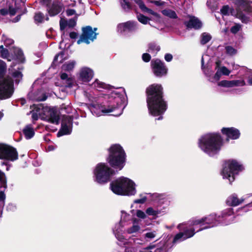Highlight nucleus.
<instances>
[{
    "label": "nucleus",
    "instance_id": "nucleus-1",
    "mask_svg": "<svg viewBox=\"0 0 252 252\" xmlns=\"http://www.w3.org/2000/svg\"><path fill=\"white\" fill-rule=\"evenodd\" d=\"M162 90L161 85L157 84H152L147 89V106L149 114L153 116L161 115L167 109Z\"/></svg>",
    "mask_w": 252,
    "mask_h": 252
},
{
    "label": "nucleus",
    "instance_id": "nucleus-2",
    "mask_svg": "<svg viewBox=\"0 0 252 252\" xmlns=\"http://www.w3.org/2000/svg\"><path fill=\"white\" fill-rule=\"evenodd\" d=\"M125 92L123 88L115 89L109 94L105 95L107 102L99 107V110L103 114L114 112L112 114L115 116L121 115L125 107Z\"/></svg>",
    "mask_w": 252,
    "mask_h": 252
},
{
    "label": "nucleus",
    "instance_id": "nucleus-3",
    "mask_svg": "<svg viewBox=\"0 0 252 252\" xmlns=\"http://www.w3.org/2000/svg\"><path fill=\"white\" fill-rule=\"evenodd\" d=\"M222 145L220 135L216 133H209L202 135L198 139V146L210 156H214L220 151Z\"/></svg>",
    "mask_w": 252,
    "mask_h": 252
},
{
    "label": "nucleus",
    "instance_id": "nucleus-4",
    "mask_svg": "<svg viewBox=\"0 0 252 252\" xmlns=\"http://www.w3.org/2000/svg\"><path fill=\"white\" fill-rule=\"evenodd\" d=\"M110 189L114 193L120 195L132 196L136 193L135 183L124 177L112 181L110 184Z\"/></svg>",
    "mask_w": 252,
    "mask_h": 252
},
{
    "label": "nucleus",
    "instance_id": "nucleus-5",
    "mask_svg": "<svg viewBox=\"0 0 252 252\" xmlns=\"http://www.w3.org/2000/svg\"><path fill=\"white\" fill-rule=\"evenodd\" d=\"M232 213L231 209L225 211L222 216H217L215 214H212L207 217L202 218L199 219L193 220L191 222L192 226L199 225L202 227L205 224L207 226L200 228L197 231L202 230L205 229H207L217 226L221 222L222 219H226L227 216H230Z\"/></svg>",
    "mask_w": 252,
    "mask_h": 252
},
{
    "label": "nucleus",
    "instance_id": "nucleus-6",
    "mask_svg": "<svg viewBox=\"0 0 252 252\" xmlns=\"http://www.w3.org/2000/svg\"><path fill=\"white\" fill-rule=\"evenodd\" d=\"M126 156L123 148L119 144H114L109 149L107 160L112 167L121 170L125 164Z\"/></svg>",
    "mask_w": 252,
    "mask_h": 252
},
{
    "label": "nucleus",
    "instance_id": "nucleus-7",
    "mask_svg": "<svg viewBox=\"0 0 252 252\" xmlns=\"http://www.w3.org/2000/svg\"><path fill=\"white\" fill-rule=\"evenodd\" d=\"M235 3L237 7V18L244 23H249L252 15V2L249 0H235Z\"/></svg>",
    "mask_w": 252,
    "mask_h": 252
},
{
    "label": "nucleus",
    "instance_id": "nucleus-8",
    "mask_svg": "<svg viewBox=\"0 0 252 252\" xmlns=\"http://www.w3.org/2000/svg\"><path fill=\"white\" fill-rule=\"evenodd\" d=\"M113 173V170L105 163H98L94 171L95 181L100 184H105L110 180Z\"/></svg>",
    "mask_w": 252,
    "mask_h": 252
},
{
    "label": "nucleus",
    "instance_id": "nucleus-9",
    "mask_svg": "<svg viewBox=\"0 0 252 252\" xmlns=\"http://www.w3.org/2000/svg\"><path fill=\"white\" fill-rule=\"evenodd\" d=\"M242 167L236 161L229 160L225 162L221 172L223 179L228 180L230 183L234 181L235 175L242 170Z\"/></svg>",
    "mask_w": 252,
    "mask_h": 252
},
{
    "label": "nucleus",
    "instance_id": "nucleus-10",
    "mask_svg": "<svg viewBox=\"0 0 252 252\" xmlns=\"http://www.w3.org/2000/svg\"><path fill=\"white\" fill-rule=\"evenodd\" d=\"M13 93V81L7 77L0 79V99H6L11 96Z\"/></svg>",
    "mask_w": 252,
    "mask_h": 252
},
{
    "label": "nucleus",
    "instance_id": "nucleus-11",
    "mask_svg": "<svg viewBox=\"0 0 252 252\" xmlns=\"http://www.w3.org/2000/svg\"><path fill=\"white\" fill-rule=\"evenodd\" d=\"M0 158L13 161L18 158V153L12 147L0 144Z\"/></svg>",
    "mask_w": 252,
    "mask_h": 252
},
{
    "label": "nucleus",
    "instance_id": "nucleus-12",
    "mask_svg": "<svg viewBox=\"0 0 252 252\" xmlns=\"http://www.w3.org/2000/svg\"><path fill=\"white\" fill-rule=\"evenodd\" d=\"M96 30V28H94L93 31L90 26L83 28L82 33L80 39L77 41V43L79 44L81 42H85L89 44L91 42L93 41L96 37L97 33L95 32Z\"/></svg>",
    "mask_w": 252,
    "mask_h": 252
},
{
    "label": "nucleus",
    "instance_id": "nucleus-13",
    "mask_svg": "<svg viewBox=\"0 0 252 252\" xmlns=\"http://www.w3.org/2000/svg\"><path fill=\"white\" fill-rule=\"evenodd\" d=\"M42 5H46L49 15L53 16L59 14L63 10V4L58 1H54L52 4L49 5L51 0H38Z\"/></svg>",
    "mask_w": 252,
    "mask_h": 252
},
{
    "label": "nucleus",
    "instance_id": "nucleus-14",
    "mask_svg": "<svg viewBox=\"0 0 252 252\" xmlns=\"http://www.w3.org/2000/svg\"><path fill=\"white\" fill-rule=\"evenodd\" d=\"M60 83H57V86H61L66 88H72L75 83L74 78L70 73L63 71L60 72Z\"/></svg>",
    "mask_w": 252,
    "mask_h": 252
},
{
    "label": "nucleus",
    "instance_id": "nucleus-15",
    "mask_svg": "<svg viewBox=\"0 0 252 252\" xmlns=\"http://www.w3.org/2000/svg\"><path fill=\"white\" fill-rule=\"evenodd\" d=\"M72 118L71 116L63 115L62 117V127L58 133V136L69 134L72 130Z\"/></svg>",
    "mask_w": 252,
    "mask_h": 252
},
{
    "label": "nucleus",
    "instance_id": "nucleus-16",
    "mask_svg": "<svg viewBox=\"0 0 252 252\" xmlns=\"http://www.w3.org/2000/svg\"><path fill=\"white\" fill-rule=\"evenodd\" d=\"M151 65L155 75L161 77L166 74L167 69L164 64L161 61L156 59L151 62Z\"/></svg>",
    "mask_w": 252,
    "mask_h": 252
},
{
    "label": "nucleus",
    "instance_id": "nucleus-17",
    "mask_svg": "<svg viewBox=\"0 0 252 252\" xmlns=\"http://www.w3.org/2000/svg\"><path fill=\"white\" fill-rule=\"evenodd\" d=\"M251 194H247L241 198H239L237 194L233 193L230 195L226 200V203L231 206H237L245 202V200L251 197Z\"/></svg>",
    "mask_w": 252,
    "mask_h": 252
},
{
    "label": "nucleus",
    "instance_id": "nucleus-18",
    "mask_svg": "<svg viewBox=\"0 0 252 252\" xmlns=\"http://www.w3.org/2000/svg\"><path fill=\"white\" fill-rule=\"evenodd\" d=\"M42 111L44 113L45 117H42V118L45 119L47 121L55 124H59V117L57 112L53 108L48 109V108H43L42 107Z\"/></svg>",
    "mask_w": 252,
    "mask_h": 252
},
{
    "label": "nucleus",
    "instance_id": "nucleus-19",
    "mask_svg": "<svg viewBox=\"0 0 252 252\" xmlns=\"http://www.w3.org/2000/svg\"><path fill=\"white\" fill-rule=\"evenodd\" d=\"M6 188V182L4 174L0 170V218L2 215V208L4 204L5 195L4 191Z\"/></svg>",
    "mask_w": 252,
    "mask_h": 252
},
{
    "label": "nucleus",
    "instance_id": "nucleus-20",
    "mask_svg": "<svg viewBox=\"0 0 252 252\" xmlns=\"http://www.w3.org/2000/svg\"><path fill=\"white\" fill-rule=\"evenodd\" d=\"M137 29V23L133 21L121 23L117 26V31L120 33L133 32Z\"/></svg>",
    "mask_w": 252,
    "mask_h": 252
},
{
    "label": "nucleus",
    "instance_id": "nucleus-21",
    "mask_svg": "<svg viewBox=\"0 0 252 252\" xmlns=\"http://www.w3.org/2000/svg\"><path fill=\"white\" fill-rule=\"evenodd\" d=\"M195 234L194 229H186L184 232L176 234L174 238L173 243H176L192 237Z\"/></svg>",
    "mask_w": 252,
    "mask_h": 252
},
{
    "label": "nucleus",
    "instance_id": "nucleus-22",
    "mask_svg": "<svg viewBox=\"0 0 252 252\" xmlns=\"http://www.w3.org/2000/svg\"><path fill=\"white\" fill-rule=\"evenodd\" d=\"M94 76L93 71L88 67L82 68L79 72V80L83 83L90 81Z\"/></svg>",
    "mask_w": 252,
    "mask_h": 252
},
{
    "label": "nucleus",
    "instance_id": "nucleus-23",
    "mask_svg": "<svg viewBox=\"0 0 252 252\" xmlns=\"http://www.w3.org/2000/svg\"><path fill=\"white\" fill-rule=\"evenodd\" d=\"M125 224H123L121 222H119L115 225L114 229H113V233L115 235L116 238L120 242H122L124 245H125L127 240L125 239L123 236V228L125 226Z\"/></svg>",
    "mask_w": 252,
    "mask_h": 252
},
{
    "label": "nucleus",
    "instance_id": "nucleus-24",
    "mask_svg": "<svg viewBox=\"0 0 252 252\" xmlns=\"http://www.w3.org/2000/svg\"><path fill=\"white\" fill-rule=\"evenodd\" d=\"M221 132L228 139H237L240 135L239 130L234 127H223L221 129Z\"/></svg>",
    "mask_w": 252,
    "mask_h": 252
},
{
    "label": "nucleus",
    "instance_id": "nucleus-25",
    "mask_svg": "<svg viewBox=\"0 0 252 252\" xmlns=\"http://www.w3.org/2000/svg\"><path fill=\"white\" fill-rule=\"evenodd\" d=\"M76 64V62L74 61H70L68 62L65 63L61 67V69L60 71H63L67 73H70V71L73 70L74 69L75 65Z\"/></svg>",
    "mask_w": 252,
    "mask_h": 252
},
{
    "label": "nucleus",
    "instance_id": "nucleus-26",
    "mask_svg": "<svg viewBox=\"0 0 252 252\" xmlns=\"http://www.w3.org/2000/svg\"><path fill=\"white\" fill-rule=\"evenodd\" d=\"M188 27L193 28L195 29H199L202 27V23L201 21L195 17L191 18L189 21Z\"/></svg>",
    "mask_w": 252,
    "mask_h": 252
},
{
    "label": "nucleus",
    "instance_id": "nucleus-27",
    "mask_svg": "<svg viewBox=\"0 0 252 252\" xmlns=\"http://www.w3.org/2000/svg\"><path fill=\"white\" fill-rule=\"evenodd\" d=\"M23 133L24 134V136L25 138L27 139H29L32 138L34 134V131L33 130V127L30 126L28 125L23 130Z\"/></svg>",
    "mask_w": 252,
    "mask_h": 252
},
{
    "label": "nucleus",
    "instance_id": "nucleus-28",
    "mask_svg": "<svg viewBox=\"0 0 252 252\" xmlns=\"http://www.w3.org/2000/svg\"><path fill=\"white\" fill-rule=\"evenodd\" d=\"M93 87L96 88V89L100 91L101 89H108L110 88V86L108 85L105 84L101 82L96 80L92 84Z\"/></svg>",
    "mask_w": 252,
    "mask_h": 252
},
{
    "label": "nucleus",
    "instance_id": "nucleus-29",
    "mask_svg": "<svg viewBox=\"0 0 252 252\" xmlns=\"http://www.w3.org/2000/svg\"><path fill=\"white\" fill-rule=\"evenodd\" d=\"M64 54L63 52H61L60 53L57 55L54 59L53 63L55 65H58L59 63L63 62L64 60H65V58L63 57Z\"/></svg>",
    "mask_w": 252,
    "mask_h": 252
},
{
    "label": "nucleus",
    "instance_id": "nucleus-30",
    "mask_svg": "<svg viewBox=\"0 0 252 252\" xmlns=\"http://www.w3.org/2000/svg\"><path fill=\"white\" fill-rule=\"evenodd\" d=\"M14 54L16 56V59L20 63H23L24 61V57L22 51L19 49L16 48L14 50Z\"/></svg>",
    "mask_w": 252,
    "mask_h": 252
},
{
    "label": "nucleus",
    "instance_id": "nucleus-31",
    "mask_svg": "<svg viewBox=\"0 0 252 252\" xmlns=\"http://www.w3.org/2000/svg\"><path fill=\"white\" fill-rule=\"evenodd\" d=\"M160 50V47L159 46L157 45L155 43H151L149 44L148 52L156 55L158 52Z\"/></svg>",
    "mask_w": 252,
    "mask_h": 252
},
{
    "label": "nucleus",
    "instance_id": "nucleus-32",
    "mask_svg": "<svg viewBox=\"0 0 252 252\" xmlns=\"http://www.w3.org/2000/svg\"><path fill=\"white\" fill-rule=\"evenodd\" d=\"M146 213L149 216L156 217L160 214V211L154 209L152 207H149L146 209Z\"/></svg>",
    "mask_w": 252,
    "mask_h": 252
},
{
    "label": "nucleus",
    "instance_id": "nucleus-33",
    "mask_svg": "<svg viewBox=\"0 0 252 252\" xmlns=\"http://www.w3.org/2000/svg\"><path fill=\"white\" fill-rule=\"evenodd\" d=\"M211 38L209 33L204 32L201 35L200 42L202 44H205L211 40Z\"/></svg>",
    "mask_w": 252,
    "mask_h": 252
},
{
    "label": "nucleus",
    "instance_id": "nucleus-34",
    "mask_svg": "<svg viewBox=\"0 0 252 252\" xmlns=\"http://www.w3.org/2000/svg\"><path fill=\"white\" fill-rule=\"evenodd\" d=\"M162 12L163 15L171 18L175 19L177 18V16L175 12L172 10L165 9L163 10Z\"/></svg>",
    "mask_w": 252,
    "mask_h": 252
},
{
    "label": "nucleus",
    "instance_id": "nucleus-35",
    "mask_svg": "<svg viewBox=\"0 0 252 252\" xmlns=\"http://www.w3.org/2000/svg\"><path fill=\"white\" fill-rule=\"evenodd\" d=\"M130 220V216L124 211H121V218L120 222L125 224V222Z\"/></svg>",
    "mask_w": 252,
    "mask_h": 252
},
{
    "label": "nucleus",
    "instance_id": "nucleus-36",
    "mask_svg": "<svg viewBox=\"0 0 252 252\" xmlns=\"http://www.w3.org/2000/svg\"><path fill=\"white\" fill-rule=\"evenodd\" d=\"M218 85L220 87L224 88H232L231 80H223L220 81L218 83Z\"/></svg>",
    "mask_w": 252,
    "mask_h": 252
},
{
    "label": "nucleus",
    "instance_id": "nucleus-37",
    "mask_svg": "<svg viewBox=\"0 0 252 252\" xmlns=\"http://www.w3.org/2000/svg\"><path fill=\"white\" fill-rule=\"evenodd\" d=\"M22 74L21 71L18 70L15 71L12 74V76L16 82V83H18L22 78Z\"/></svg>",
    "mask_w": 252,
    "mask_h": 252
},
{
    "label": "nucleus",
    "instance_id": "nucleus-38",
    "mask_svg": "<svg viewBox=\"0 0 252 252\" xmlns=\"http://www.w3.org/2000/svg\"><path fill=\"white\" fill-rule=\"evenodd\" d=\"M140 229V226L138 224H133L132 226L127 229L126 231L129 234L137 232Z\"/></svg>",
    "mask_w": 252,
    "mask_h": 252
},
{
    "label": "nucleus",
    "instance_id": "nucleus-39",
    "mask_svg": "<svg viewBox=\"0 0 252 252\" xmlns=\"http://www.w3.org/2000/svg\"><path fill=\"white\" fill-rule=\"evenodd\" d=\"M226 53L229 56H232L237 54V50L231 46H226L225 47Z\"/></svg>",
    "mask_w": 252,
    "mask_h": 252
},
{
    "label": "nucleus",
    "instance_id": "nucleus-40",
    "mask_svg": "<svg viewBox=\"0 0 252 252\" xmlns=\"http://www.w3.org/2000/svg\"><path fill=\"white\" fill-rule=\"evenodd\" d=\"M232 88L238 86H244L245 85V82L243 80H231Z\"/></svg>",
    "mask_w": 252,
    "mask_h": 252
},
{
    "label": "nucleus",
    "instance_id": "nucleus-41",
    "mask_svg": "<svg viewBox=\"0 0 252 252\" xmlns=\"http://www.w3.org/2000/svg\"><path fill=\"white\" fill-rule=\"evenodd\" d=\"M41 107L40 108H38V110H37V112H33L32 114V118L33 120H37L38 118L39 117H41L42 118V107H43L42 106H40Z\"/></svg>",
    "mask_w": 252,
    "mask_h": 252
},
{
    "label": "nucleus",
    "instance_id": "nucleus-42",
    "mask_svg": "<svg viewBox=\"0 0 252 252\" xmlns=\"http://www.w3.org/2000/svg\"><path fill=\"white\" fill-rule=\"evenodd\" d=\"M120 3L122 8L125 10L127 11L131 8L129 2L126 0H120Z\"/></svg>",
    "mask_w": 252,
    "mask_h": 252
},
{
    "label": "nucleus",
    "instance_id": "nucleus-43",
    "mask_svg": "<svg viewBox=\"0 0 252 252\" xmlns=\"http://www.w3.org/2000/svg\"><path fill=\"white\" fill-rule=\"evenodd\" d=\"M157 235V233L156 231H153L147 232L145 234V238L147 241H150L152 239H154Z\"/></svg>",
    "mask_w": 252,
    "mask_h": 252
},
{
    "label": "nucleus",
    "instance_id": "nucleus-44",
    "mask_svg": "<svg viewBox=\"0 0 252 252\" xmlns=\"http://www.w3.org/2000/svg\"><path fill=\"white\" fill-rule=\"evenodd\" d=\"M6 70V65L2 60H0V77L2 76Z\"/></svg>",
    "mask_w": 252,
    "mask_h": 252
},
{
    "label": "nucleus",
    "instance_id": "nucleus-45",
    "mask_svg": "<svg viewBox=\"0 0 252 252\" xmlns=\"http://www.w3.org/2000/svg\"><path fill=\"white\" fill-rule=\"evenodd\" d=\"M34 20L36 22L42 23L44 20L43 14L41 12L36 13L34 16Z\"/></svg>",
    "mask_w": 252,
    "mask_h": 252
},
{
    "label": "nucleus",
    "instance_id": "nucleus-46",
    "mask_svg": "<svg viewBox=\"0 0 252 252\" xmlns=\"http://www.w3.org/2000/svg\"><path fill=\"white\" fill-rule=\"evenodd\" d=\"M138 21L143 24H146L148 23L149 19L148 18L142 14H139L137 16Z\"/></svg>",
    "mask_w": 252,
    "mask_h": 252
},
{
    "label": "nucleus",
    "instance_id": "nucleus-47",
    "mask_svg": "<svg viewBox=\"0 0 252 252\" xmlns=\"http://www.w3.org/2000/svg\"><path fill=\"white\" fill-rule=\"evenodd\" d=\"M1 40L6 46L10 45L13 43V40L12 39L8 38L5 35L2 36Z\"/></svg>",
    "mask_w": 252,
    "mask_h": 252
},
{
    "label": "nucleus",
    "instance_id": "nucleus-48",
    "mask_svg": "<svg viewBox=\"0 0 252 252\" xmlns=\"http://www.w3.org/2000/svg\"><path fill=\"white\" fill-rule=\"evenodd\" d=\"M0 56L4 59H7L9 61H10V59H8L9 57V53L7 50V49L4 48L3 46H2V48L1 50V52L0 55Z\"/></svg>",
    "mask_w": 252,
    "mask_h": 252
},
{
    "label": "nucleus",
    "instance_id": "nucleus-49",
    "mask_svg": "<svg viewBox=\"0 0 252 252\" xmlns=\"http://www.w3.org/2000/svg\"><path fill=\"white\" fill-rule=\"evenodd\" d=\"M136 215L138 218L142 219H145L147 217L146 213L140 210H138L136 211Z\"/></svg>",
    "mask_w": 252,
    "mask_h": 252
},
{
    "label": "nucleus",
    "instance_id": "nucleus-50",
    "mask_svg": "<svg viewBox=\"0 0 252 252\" xmlns=\"http://www.w3.org/2000/svg\"><path fill=\"white\" fill-rule=\"evenodd\" d=\"M136 3L138 5L140 8L144 12V11L147 9V7L145 5L143 1L142 0H136Z\"/></svg>",
    "mask_w": 252,
    "mask_h": 252
},
{
    "label": "nucleus",
    "instance_id": "nucleus-51",
    "mask_svg": "<svg viewBox=\"0 0 252 252\" xmlns=\"http://www.w3.org/2000/svg\"><path fill=\"white\" fill-rule=\"evenodd\" d=\"M241 26L240 24H235L232 26L230 29V31L233 33H236L240 31Z\"/></svg>",
    "mask_w": 252,
    "mask_h": 252
},
{
    "label": "nucleus",
    "instance_id": "nucleus-52",
    "mask_svg": "<svg viewBox=\"0 0 252 252\" xmlns=\"http://www.w3.org/2000/svg\"><path fill=\"white\" fill-rule=\"evenodd\" d=\"M222 75H228L231 71L228 69L225 66H222L219 68Z\"/></svg>",
    "mask_w": 252,
    "mask_h": 252
},
{
    "label": "nucleus",
    "instance_id": "nucleus-53",
    "mask_svg": "<svg viewBox=\"0 0 252 252\" xmlns=\"http://www.w3.org/2000/svg\"><path fill=\"white\" fill-rule=\"evenodd\" d=\"M220 11L222 14L227 15L229 13L230 9L228 5H225L222 7Z\"/></svg>",
    "mask_w": 252,
    "mask_h": 252
},
{
    "label": "nucleus",
    "instance_id": "nucleus-54",
    "mask_svg": "<svg viewBox=\"0 0 252 252\" xmlns=\"http://www.w3.org/2000/svg\"><path fill=\"white\" fill-rule=\"evenodd\" d=\"M147 200V197L142 196V198L137 199L134 200V203L136 204H143Z\"/></svg>",
    "mask_w": 252,
    "mask_h": 252
},
{
    "label": "nucleus",
    "instance_id": "nucleus-55",
    "mask_svg": "<svg viewBox=\"0 0 252 252\" xmlns=\"http://www.w3.org/2000/svg\"><path fill=\"white\" fill-rule=\"evenodd\" d=\"M61 30H63L67 26V21L63 19H61L60 21Z\"/></svg>",
    "mask_w": 252,
    "mask_h": 252
},
{
    "label": "nucleus",
    "instance_id": "nucleus-56",
    "mask_svg": "<svg viewBox=\"0 0 252 252\" xmlns=\"http://www.w3.org/2000/svg\"><path fill=\"white\" fill-rule=\"evenodd\" d=\"M151 57L148 53H144L142 55V60L145 62H148L150 61Z\"/></svg>",
    "mask_w": 252,
    "mask_h": 252
},
{
    "label": "nucleus",
    "instance_id": "nucleus-57",
    "mask_svg": "<svg viewBox=\"0 0 252 252\" xmlns=\"http://www.w3.org/2000/svg\"><path fill=\"white\" fill-rule=\"evenodd\" d=\"M222 75L220 70V69L219 68L216 73H215V74L214 75V79L216 80V81H218L220 78V76L221 75Z\"/></svg>",
    "mask_w": 252,
    "mask_h": 252
},
{
    "label": "nucleus",
    "instance_id": "nucleus-58",
    "mask_svg": "<svg viewBox=\"0 0 252 252\" xmlns=\"http://www.w3.org/2000/svg\"><path fill=\"white\" fill-rule=\"evenodd\" d=\"M155 248V246H150L141 250L139 252H152L151 250Z\"/></svg>",
    "mask_w": 252,
    "mask_h": 252
},
{
    "label": "nucleus",
    "instance_id": "nucleus-59",
    "mask_svg": "<svg viewBox=\"0 0 252 252\" xmlns=\"http://www.w3.org/2000/svg\"><path fill=\"white\" fill-rule=\"evenodd\" d=\"M76 19H70L68 21H67V26L69 27H73L76 25Z\"/></svg>",
    "mask_w": 252,
    "mask_h": 252
},
{
    "label": "nucleus",
    "instance_id": "nucleus-60",
    "mask_svg": "<svg viewBox=\"0 0 252 252\" xmlns=\"http://www.w3.org/2000/svg\"><path fill=\"white\" fill-rule=\"evenodd\" d=\"M173 58V56L170 54H166L164 56V59L167 62H170Z\"/></svg>",
    "mask_w": 252,
    "mask_h": 252
},
{
    "label": "nucleus",
    "instance_id": "nucleus-61",
    "mask_svg": "<svg viewBox=\"0 0 252 252\" xmlns=\"http://www.w3.org/2000/svg\"><path fill=\"white\" fill-rule=\"evenodd\" d=\"M209 58V57L207 55H203L202 57V59H201V64H202V68H203V67H204V60L205 59H208Z\"/></svg>",
    "mask_w": 252,
    "mask_h": 252
},
{
    "label": "nucleus",
    "instance_id": "nucleus-62",
    "mask_svg": "<svg viewBox=\"0 0 252 252\" xmlns=\"http://www.w3.org/2000/svg\"><path fill=\"white\" fill-rule=\"evenodd\" d=\"M66 13L67 16H72L75 13V11L73 9H68Z\"/></svg>",
    "mask_w": 252,
    "mask_h": 252
},
{
    "label": "nucleus",
    "instance_id": "nucleus-63",
    "mask_svg": "<svg viewBox=\"0 0 252 252\" xmlns=\"http://www.w3.org/2000/svg\"><path fill=\"white\" fill-rule=\"evenodd\" d=\"M144 12H148L153 15H155V16H158V14L156 12H155L154 11H153L152 10L150 9H149L148 8H147V9H146Z\"/></svg>",
    "mask_w": 252,
    "mask_h": 252
},
{
    "label": "nucleus",
    "instance_id": "nucleus-64",
    "mask_svg": "<svg viewBox=\"0 0 252 252\" xmlns=\"http://www.w3.org/2000/svg\"><path fill=\"white\" fill-rule=\"evenodd\" d=\"M69 36L71 38L75 39L78 36V34L75 32H71L69 34Z\"/></svg>",
    "mask_w": 252,
    "mask_h": 252
}]
</instances>
